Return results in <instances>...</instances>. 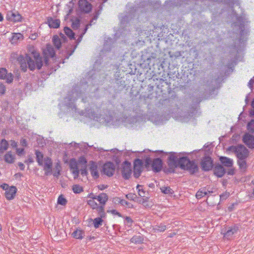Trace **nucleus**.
Wrapping results in <instances>:
<instances>
[{
    "label": "nucleus",
    "mask_w": 254,
    "mask_h": 254,
    "mask_svg": "<svg viewBox=\"0 0 254 254\" xmlns=\"http://www.w3.org/2000/svg\"><path fill=\"white\" fill-rule=\"evenodd\" d=\"M24 150L23 148H16V153L18 156H21L23 154Z\"/></svg>",
    "instance_id": "nucleus-50"
},
{
    "label": "nucleus",
    "mask_w": 254,
    "mask_h": 254,
    "mask_svg": "<svg viewBox=\"0 0 254 254\" xmlns=\"http://www.w3.org/2000/svg\"><path fill=\"white\" fill-rule=\"evenodd\" d=\"M89 170L92 176L95 178H98L99 177V172L98 165L96 162L90 161L89 163Z\"/></svg>",
    "instance_id": "nucleus-11"
},
{
    "label": "nucleus",
    "mask_w": 254,
    "mask_h": 254,
    "mask_svg": "<svg viewBox=\"0 0 254 254\" xmlns=\"http://www.w3.org/2000/svg\"><path fill=\"white\" fill-rule=\"evenodd\" d=\"M98 14H97L96 15H95V16H94V17H93V19L90 21V23L89 24H87V25L86 26V27L85 28V29H84V30L82 34H81V35H80V37H79L78 38V39H77V43H79V42L81 41V39H82V37H83V35L86 33V31H87V29H88V27H89V26H91V22H92L93 20H96V19H97L98 16Z\"/></svg>",
    "instance_id": "nucleus-29"
},
{
    "label": "nucleus",
    "mask_w": 254,
    "mask_h": 254,
    "mask_svg": "<svg viewBox=\"0 0 254 254\" xmlns=\"http://www.w3.org/2000/svg\"><path fill=\"white\" fill-rule=\"evenodd\" d=\"M81 171V174L82 176H86L87 174V171L86 169L85 166H84L83 168H82L80 170Z\"/></svg>",
    "instance_id": "nucleus-48"
},
{
    "label": "nucleus",
    "mask_w": 254,
    "mask_h": 254,
    "mask_svg": "<svg viewBox=\"0 0 254 254\" xmlns=\"http://www.w3.org/2000/svg\"><path fill=\"white\" fill-rule=\"evenodd\" d=\"M5 87L2 84H0V93L3 94L5 93Z\"/></svg>",
    "instance_id": "nucleus-49"
},
{
    "label": "nucleus",
    "mask_w": 254,
    "mask_h": 254,
    "mask_svg": "<svg viewBox=\"0 0 254 254\" xmlns=\"http://www.w3.org/2000/svg\"><path fill=\"white\" fill-rule=\"evenodd\" d=\"M60 36L61 37V38L63 39V41H64L65 39H66V37L62 33H61L60 34Z\"/></svg>",
    "instance_id": "nucleus-64"
},
{
    "label": "nucleus",
    "mask_w": 254,
    "mask_h": 254,
    "mask_svg": "<svg viewBox=\"0 0 254 254\" xmlns=\"http://www.w3.org/2000/svg\"><path fill=\"white\" fill-rule=\"evenodd\" d=\"M69 167L70 170L78 169L77 164L75 159H71L69 163Z\"/></svg>",
    "instance_id": "nucleus-39"
},
{
    "label": "nucleus",
    "mask_w": 254,
    "mask_h": 254,
    "mask_svg": "<svg viewBox=\"0 0 254 254\" xmlns=\"http://www.w3.org/2000/svg\"><path fill=\"white\" fill-rule=\"evenodd\" d=\"M143 163L142 161L139 159H137L134 162V176L135 178H138L142 171Z\"/></svg>",
    "instance_id": "nucleus-9"
},
{
    "label": "nucleus",
    "mask_w": 254,
    "mask_h": 254,
    "mask_svg": "<svg viewBox=\"0 0 254 254\" xmlns=\"http://www.w3.org/2000/svg\"><path fill=\"white\" fill-rule=\"evenodd\" d=\"M115 170L114 164L109 162L105 163L103 166L102 172L109 177L112 176L114 173Z\"/></svg>",
    "instance_id": "nucleus-6"
},
{
    "label": "nucleus",
    "mask_w": 254,
    "mask_h": 254,
    "mask_svg": "<svg viewBox=\"0 0 254 254\" xmlns=\"http://www.w3.org/2000/svg\"><path fill=\"white\" fill-rule=\"evenodd\" d=\"M126 197L129 200L135 201L137 197L136 194L129 193L126 194Z\"/></svg>",
    "instance_id": "nucleus-44"
},
{
    "label": "nucleus",
    "mask_w": 254,
    "mask_h": 254,
    "mask_svg": "<svg viewBox=\"0 0 254 254\" xmlns=\"http://www.w3.org/2000/svg\"><path fill=\"white\" fill-rule=\"evenodd\" d=\"M17 189L14 186H11L8 189H5V195L8 200L12 199L16 192Z\"/></svg>",
    "instance_id": "nucleus-15"
},
{
    "label": "nucleus",
    "mask_w": 254,
    "mask_h": 254,
    "mask_svg": "<svg viewBox=\"0 0 254 254\" xmlns=\"http://www.w3.org/2000/svg\"><path fill=\"white\" fill-rule=\"evenodd\" d=\"M82 94L79 92L77 89H73L68 95V98L70 101H74L75 100L81 97Z\"/></svg>",
    "instance_id": "nucleus-17"
},
{
    "label": "nucleus",
    "mask_w": 254,
    "mask_h": 254,
    "mask_svg": "<svg viewBox=\"0 0 254 254\" xmlns=\"http://www.w3.org/2000/svg\"><path fill=\"white\" fill-rule=\"evenodd\" d=\"M0 78L5 80L7 83H10L12 82L13 76L11 73H7V70L5 68H0Z\"/></svg>",
    "instance_id": "nucleus-10"
},
{
    "label": "nucleus",
    "mask_w": 254,
    "mask_h": 254,
    "mask_svg": "<svg viewBox=\"0 0 254 254\" xmlns=\"http://www.w3.org/2000/svg\"><path fill=\"white\" fill-rule=\"evenodd\" d=\"M104 207H105V205H98L97 207L95 209H96L99 216L101 217V218H104L105 217L106 214H105V211H104Z\"/></svg>",
    "instance_id": "nucleus-30"
},
{
    "label": "nucleus",
    "mask_w": 254,
    "mask_h": 254,
    "mask_svg": "<svg viewBox=\"0 0 254 254\" xmlns=\"http://www.w3.org/2000/svg\"><path fill=\"white\" fill-rule=\"evenodd\" d=\"M36 160L40 166L43 165V154L40 151H36Z\"/></svg>",
    "instance_id": "nucleus-26"
},
{
    "label": "nucleus",
    "mask_w": 254,
    "mask_h": 254,
    "mask_svg": "<svg viewBox=\"0 0 254 254\" xmlns=\"http://www.w3.org/2000/svg\"><path fill=\"white\" fill-rule=\"evenodd\" d=\"M25 163H31L33 162V160L31 157H29L27 160L24 162Z\"/></svg>",
    "instance_id": "nucleus-59"
},
{
    "label": "nucleus",
    "mask_w": 254,
    "mask_h": 254,
    "mask_svg": "<svg viewBox=\"0 0 254 254\" xmlns=\"http://www.w3.org/2000/svg\"><path fill=\"white\" fill-rule=\"evenodd\" d=\"M99 202V205H105L108 200V196L105 193H101L97 195L96 199Z\"/></svg>",
    "instance_id": "nucleus-19"
},
{
    "label": "nucleus",
    "mask_w": 254,
    "mask_h": 254,
    "mask_svg": "<svg viewBox=\"0 0 254 254\" xmlns=\"http://www.w3.org/2000/svg\"><path fill=\"white\" fill-rule=\"evenodd\" d=\"M130 241L134 244H140L143 241V239L140 236H134L131 239Z\"/></svg>",
    "instance_id": "nucleus-34"
},
{
    "label": "nucleus",
    "mask_w": 254,
    "mask_h": 254,
    "mask_svg": "<svg viewBox=\"0 0 254 254\" xmlns=\"http://www.w3.org/2000/svg\"><path fill=\"white\" fill-rule=\"evenodd\" d=\"M18 165V166L19 167V168L20 169V170H23L24 169L25 166L22 163L19 162Z\"/></svg>",
    "instance_id": "nucleus-57"
},
{
    "label": "nucleus",
    "mask_w": 254,
    "mask_h": 254,
    "mask_svg": "<svg viewBox=\"0 0 254 254\" xmlns=\"http://www.w3.org/2000/svg\"><path fill=\"white\" fill-rule=\"evenodd\" d=\"M243 142L250 148H254V136L249 133H246L243 137Z\"/></svg>",
    "instance_id": "nucleus-14"
},
{
    "label": "nucleus",
    "mask_w": 254,
    "mask_h": 254,
    "mask_svg": "<svg viewBox=\"0 0 254 254\" xmlns=\"http://www.w3.org/2000/svg\"><path fill=\"white\" fill-rule=\"evenodd\" d=\"M72 174L74 175V178H77L79 173V170H78V168L77 169H73L71 170Z\"/></svg>",
    "instance_id": "nucleus-47"
},
{
    "label": "nucleus",
    "mask_w": 254,
    "mask_h": 254,
    "mask_svg": "<svg viewBox=\"0 0 254 254\" xmlns=\"http://www.w3.org/2000/svg\"><path fill=\"white\" fill-rule=\"evenodd\" d=\"M134 10L137 12H142L143 11V10L139 7L135 8Z\"/></svg>",
    "instance_id": "nucleus-63"
},
{
    "label": "nucleus",
    "mask_w": 254,
    "mask_h": 254,
    "mask_svg": "<svg viewBox=\"0 0 254 254\" xmlns=\"http://www.w3.org/2000/svg\"><path fill=\"white\" fill-rule=\"evenodd\" d=\"M53 42L55 46L58 49H59L61 48L62 42L61 39L58 36L55 35L53 36Z\"/></svg>",
    "instance_id": "nucleus-28"
},
{
    "label": "nucleus",
    "mask_w": 254,
    "mask_h": 254,
    "mask_svg": "<svg viewBox=\"0 0 254 254\" xmlns=\"http://www.w3.org/2000/svg\"><path fill=\"white\" fill-rule=\"evenodd\" d=\"M44 170L46 176H48L52 173V160L47 157L44 159Z\"/></svg>",
    "instance_id": "nucleus-12"
},
{
    "label": "nucleus",
    "mask_w": 254,
    "mask_h": 254,
    "mask_svg": "<svg viewBox=\"0 0 254 254\" xmlns=\"http://www.w3.org/2000/svg\"><path fill=\"white\" fill-rule=\"evenodd\" d=\"M122 174L123 178L125 179H128L131 174V164L128 162L125 161L122 166Z\"/></svg>",
    "instance_id": "nucleus-5"
},
{
    "label": "nucleus",
    "mask_w": 254,
    "mask_h": 254,
    "mask_svg": "<svg viewBox=\"0 0 254 254\" xmlns=\"http://www.w3.org/2000/svg\"><path fill=\"white\" fill-rule=\"evenodd\" d=\"M120 203L123 206H127L129 208H130L132 207V205L130 204V203L128 202L126 200L124 199H121L120 200Z\"/></svg>",
    "instance_id": "nucleus-45"
},
{
    "label": "nucleus",
    "mask_w": 254,
    "mask_h": 254,
    "mask_svg": "<svg viewBox=\"0 0 254 254\" xmlns=\"http://www.w3.org/2000/svg\"><path fill=\"white\" fill-rule=\"evenodd\" d=\"M254 83V79L253 78H252L248 83V86L250 88H252Z\"/></svg>",
    "instance_id": "nucleus-53"
},
{
    "label": "nucleus",
    "mask_w": 254,
    "mask_h": 254,
    "mask_svg": "<svg viewBox=\"0 0 254 254\" xmlns=\"http://www.w3.org/2000/svg\"><path fill=\"white\" fill-rule=\"evenodd\" d=\"M126 223L127 224H130V225L132 224L133 221L131 218L127 216L125 218Z\"/></svg>",
    "instance_id": "nucleus-51"
},
{
    "label": "nucleus",
    "mask_w": 254,
    "mask_h": 254,
    "mask_svg": "<svg viewBox=\"0 0 254 254\" xmlns=\"http://www.w3.org/2000/svg\"><path fill=\"white\" fill-rule=\"evenodd\" d=\"M45 54L47 56L51 57L52 58L54 57L55 55V50L50 45H47L46 47V49L44 52Z\"/></svg>",
    "instance_id": "nucleus-22"
},
{
    "label": "nucleus",
    "mask_w": 254,
    "mask_h": 254,
    "mask_svg": "<svg viewBox=\"0 0 254 254\" xmlns=\"http://www.w3.org/2000/svg\"><path fill=\"white\" fill-rule=\"evenodd\" d=\"M202 169L205 171L210 170L213 167V161L210 157H205L201 162Z\"/></svg>",
    "instance_id": "nucleus-7"
},
{
    "label": "nucleus",
    "mask_w": 254,
    "mask_h": 254,
    "mask_svg": "<svg viewBox=\"0 0 254 254\" xmlns=\"http://www.w3.org/2000/svg\"><path fill=\"white\" fill-rule=\"evenodd\" d=\"M20 144L23 146H26L27 145V141L26 139H22L20 140Z\"/></svg>",
    "instance_id": "nucleus-55"
},
{
    "label": "nucleus",
    "mask_w": 254,
    "mask_h": 254,
    "mask_svg": "<svg viewBox=\"0 0 254 254\" xmlns=\"http://www.w3.org/2000/svg\"><path fill=\"white\" fill-rule=\"evenodd\" d=\"M237 227H229L225 233H224V237L227 239H230L234 234L237 233Z\"/></svg>",
    "instance_id": "nucleus-18"
},
{
    "label": "nucleus",
    "mask_w": 254,
    "mask_h": 254,
    "mask_svg": "<svg viewBox=\"0 0 254 254\" xmlns=\"http://www.w3.org/2000/svg\"><path fill=\"white\" fill-rule=\"evenodd\" d=\"M64 32L65 34L70 39H74V33L73 32L72 30L67 27L64 28Z\"/></svg>",
    "instance_id": "nucleus-31"
},
{
    "label": "nucleus",
    "mask_w": 254,
    "mask_h": 254,
    "mask_svg": "<svg viewBox=\"0 0 254 254\" xmlns=\"http://www.w3.org/2000/svg\"><path fill=\"white\" fill-rule=\"evenodd\" d=\"M213 171L214 174L219 178L223 177L226 172L224 167L219 164L215 165Z\"/></svg>",
    "instance_id": "nucleus-16"
},
{
    "label": "nucleus",
    "mask_w": 254,
    "mask_h": 254,
    "mask_svg": "<svg viewBox=\"0 0 254 254\" xmlns=\"http://www.w3.org/2000/svg\"><path fill=\"white\" fill-rule=\"evenodd\" d=\"M228 150L234 152L238 159L246 158L249 155V151L246 147L242 144L237 146H231L228 148Z\"/></svg>",
    "instance_id": "nucleus-3"
},
{
    "label": "nucleus",
    "mask_w": 254,
    "mask_h": 254,
    "mask_svg": "<svg viewBox=\"0 0 254 254\" xmlns=\"http://www.w3.org/2000/svg\"><path fill=\"white\" fill-rule=\"evenodd\" d=\"M111 212L113 214L117 215L119 216V217L122 216L121 214L120 213H119V212L117 211L116 210H112L111 211Z\"/></svg>",
    "instance_id": "nucleus-54"
},
{
    "label": "nucleus",
    "mask_w": 254,
    "mask_h": 254,
    "mask_svg": "<svg viewBox=\"0 0 254 254\" xmlns=\"http://www.w3.org/2000/svg\"><path fill=\"white\" fill-rule=\"evenodd\" d=\"M210 191H206L205 188L199 189L196 193L195 196L197 199H200L204 196L207 195L208 193H210Z\"/></svg>",
    "instance_id": "nucleus-23"
},
{
    "label": "nucleus",
    "mask_w": 254,
    "mask_h": 254,
    "mask_svg": "<svg viewBox=\"0 0 254 254\" xmlns=\"http://www.w3.org/2000/svg\"><path fill=\"white\" fill-rule=\"evenodd\" d=\"M228 174L229 175H233V174H234V170L232 169H230L228 171Z\"/></svg>",
    "instance_id": "nucleus-61"
},
{
    "label": "nucleus",
    "mask_w": 254,
    "mask_h": 254,
    "mask_svg": "<svg viewBox=\"0 0 254 254\" xmlns=\"http://www.w3.org/2000/svg\"><path fill=\"white\" fill-rule=\"evenodd\" d=\"M44 63L45 65H47L48 64V59L47 57L44 58Z\"/></svg>",
    "instance_id": "nucleus-62"
},
{
    "label": "nucleus",
    "mask_w": 254,
    "mask_h": 254,
    "mask_svg": "<svg viewBox=\"0 0 254 254\" xmlns=\"http://www.w3.org/2000/svg\"><path fill=\"white\" fill-rule=\"evenodd\" d=\"M80 162L82 163L83 164H84V165H86V163H87V161L86 160V159H85L84 158L82 157V158H81L80 159Z\"/></svg>",
    "instance_id": "nucleus-58"
},
{
    "label": "nucleus",
    "mask_w": 254,
    "mask_h": 254,
    "mask_svg": "<svg viewBox=\"0 0 254 254\" xmlns=\"http://www.w3.org/2000/svg\"><path fill=\"white\" fill-rule=\"evenodd\" d=\"M8 146V144L7 141L4 139H2L1 144H0V155L2 154L4 151L7 149Z\"/></svg>",
    "instance_id": "nucleus-27"
},
{
    "label": "nucleus",
    "mask_w": 254,
    "mask_h": 254,
    "mask_svg": "<svg viewBox=\"0 0 254 254\" xmlns=\"http://www.w3.org/2000/svg\"><path fill=\"white\" fill-rule=\"evenodd\" d=\"M6 19L13 22L20 21L22 17L17 11H8L6 14Z\"/></svg>",
    "instance_id": "nucleus-13"
},
{
    "label": "nucleus",
    "mask_w": 254,
    "mask_h": 254,
    "mask_svg": "<svg viewBox=\"0 0 254 254\" xmlns=\"http://www.w3.org/2000/svg\"><path fill=\"white\" fill-rule=\"evenodd\" d=\"M10 145L12 147H16L17 146V142L14 140L10 141Z\"/></svg>",
    "instance_id": "nucleus-56"
},
{
    "label": "nucleus",
    "mask_w": 254,
    "mask_h": 254,
    "mask_svg": "<svg viewBox=\"0 0 254 254\" xmlns=\"http://www.w3.org/2000/svg\"><path fill=\"white\" fill-rule=\"evenodd\" d=\"M78 7L82 12L89 13L92 9V5L86 0H79Z\"/></svg>",
    "instance_id": "nucleus-8"
},
{
    "label": "nucleus",
    "mask_w": 254,
    "mask_h": 254,
    "mask_svg": "<svg viewBox=\"0 0 254 254\" xmlns=\"http://www.w3.org/2000/svg\"><path fill=\"white\" fill-rule=\"evenodd\" d=\"M145 162L146 166L151 164L152 169L155 172H159L162 169V162L160 158H156L152 161L151 158L147 157Z\"/></svg>",
    "instance_id": "nucleus-4"
},
{
    "label": "nucleus",
    "mask_w": 254,
    "mask_h": 254,
    "mask_svg": "<svg viewBox=\"0 0 254 254\" xmlns=\"http://www.w3.org/2000/svg\"><path fill=\"white\" fill-rule=\"evenodd\" d=\"M66 203V199L62 195H60L58 199V203L62 205H65Z\"/></svg>",
    "instance_id": "nucleus-42"
},
{
    "label": "nucleus",
    "mask_w": 254,
    "mask_h": 254,
    "mask_svg": "<svg viewBox=\"0 0 254 254\" xmlns=\"http://www.w3.org/2000/svg\"><path fill=\"white\" fill-rule=\"evenodd\" d=\"M246 158L238 159V164L241 169L245 171L247 168Z\"/></svg>",
    "instance_id": "nucleus-32"
},
{
    "label": "nucleus",
    "mask_w": 254,
    "mask_h": 254,
    "mask_svg": "<svg viewBox=\"0 0 254 254\" xmlns=\"http://www.w3.org/2000/svg\"><path fill=\"white\" fill-rule=\"evenodd\" d=\"M49 26L51 28H57L60 26V21L59 19H51L48 20Z\"/></svg>",
    "instance_id": "nucleus-24"
},
{
    "label": "nucleus",
    "mask_w": 254,
    "mask_h": 254,
    "mask_svg": "<svg viewBox=\"0 0 254 254\" xmlns=\"http://www.w3.org/2000/svg\"><path fill=\"white\" fill-rule=\"evenodd\" d=\"M33 59L26 55L25 56L20 55L17 58L21 70L24 72L27 70V67L31 70H34L36 67L40 69L43 65V61L42 57L36 53H33Z\"/></svg>",
    "instance_id": "nucleus-2"
},
{
    "label": "nucleus",
    "mask_w": 254,
    "mask_h": 254,
    "mask_svg": "<svg viewBox=\"0 0 254 254\" xmlns=\"http://www.w3.org/2000/svg\"><path fill=\"white\" fill-rule=\"evenodd\" d=\"M4 160L6 163H13L15 161V155L12 154L11 151H8L4 155Z\"/></svg>",
    "instance_id": "nucleus-20"
},
{
    "label": "nucleus",
    "mask_w": 254,
    "mask_h": 254,
    "mask_svg": "<svg viewBox=\"0 0 254 254\" xmlns=\"http://www.w3.org/2000/svg\"><path fill=\"white\" fill-rule=\"evenodd\" d=\"M72 190L75 193H79L83 190L82 188L78 185L73 186Z\"/></svg>",
    "instance_id": "nucleus-38"
},
{
    "label": "nucleus",
    "mask_w": 254,
    "mask_h": 254,
    "mask_svg": "<svg viewBox=\"0 0 254 254\" xmlns=\"http://www.w3.org/2000/svg\"><path fill=\"white\" fill-rule=\"evenodd\" d=\"M87 204L92 208L93 209H95L98 205L97 203L93 199H89L87 200Z\"/></svg>",
    "instance_id": "nucleus-41"
},
{
    "label": "nucleus",
    "mask_w": 254,
    "mask_h": 254,
    "mask_svg": "<svg viewBox=\"0 0 254 254\" xmlns=\"http://www.w3.org/2000/svg\"><path fill=\"white\" fill-rule=\"evenodd\" d=\"M166 229V226L162 224H160V225H155L153 230L155 232H164Z\"/></svg>",
    "instance_id": "nucleus-33"
},
{
    "label": "nucleus",
    "mask_w": 254,
    "mask_h": 254,
    "mask_svg": "<svg viewBox=\"0 0 254 254\" xmlns=\"http://www.w3.org/2000/svg\"><path fill=\"white\" fill-rule=\"evenodd\" d=\"M161 191L165 194H172L174 192L169 187H162L160 188Z\"/></svg>",
    "instance_id": "nucleus-36"
},
{
    "label": "nucleus",
    "mask_w": 254,
    "mask_h": 254,
    "mask_svg": "<svg viewBox=\"0 0 254 254\" xmlns=\"http://www.w3.org/2000/svg\"><path fill=\"white\" fill-rule=\"evenodd\" d=\"M228 196H229V193H226L225 194H223L222 195H220V197L221 198H226L227 197H228Z\"/></svg>",
    "instance_id": "nucleus-60"
},
{
    "label": "nucleus",
    "mask_w": 254,
    "mask_h": 254,
    "mask_svg": "<svg viewBox=\"0 0 254 254\" xmlns=\"http://www.w3.org/2000/svg\"><path fill=\"white\" fill-rule=\"evenodd\" d=\"M22 37V35L20 33H14L11 37V42L12 43H15Z\"/></svg>",
    "instance_id": "nucleus-35"
},
{
    "label": "nucleus",
    "mask_w": 254,
    "mask_h": 254,
    "mask_svg": "<svg viewBox=\"0 0 254 254\" xmlns=\"http://www.w3.org/2000/svg\"><path fill=\"white\" fill-rule=\"evenodd\" d=\"M97 196V195H95L94 194H93L92 193L89 194L88 195V198H91L90 199H93V200L96 199Z\"/></svg>",
    "instance_id": "nucleus-52"
},
{
    "label": "nucleus",
    "mask_w": 254,
    "mask_h": 254,
    "mask_svg": "<svg viewBox=\"0 0 254 254\" xmlns=\"http://www.w3.org/2000/svg\"><path fill=\"white\" fill-rule=\"evenodd\" d=\"M72 235L76 239H82L84 236V232L81 230L77 229L72 233Z\"/></svg>",
    "instance_id": "nucleus-25"
},
{
    "label": "nucleus",
    "mask_w": 254,
    "mask_h": 254,
    "mask_svg": "<svg viewBox=\"0 0 254 254\" xmlns=\"http://www.w3.org/2000/svg\"><path fill=\"white\" fill-rule=\"evenodd\" d=\"M168 164L170 169H174L180 167L182 169L188 170L191 174L197 172L198 170V167L194 161H190L187 157L179 158L178 155L174 152L170 153Z\"/></svg>",
    "instance_id": "nucleus-1"
},
{
    "label": "nucleus",
    "mask_w": 254,
    "mask_h": 254,
    "mask_svg": "<svg viewBox=\"0 0 254 254\" xmlns=\"http://www.w3.org/2000/svg\"><path fill=\"white\" fill-rule=\"evenodd\" d=\"M80 26V22L79 20H77L75 21L72 22V27L74 30L77 29Z\"/></svg>",
    "instance_id": "nucleus-46"
},
{
    "label": "nucleus",
    "mask_w": 254,
    "mask_h": 254,
    "mask_svg": "<svg viewBox=\"0 0 254 254\" xmlns=\"http://www.w3.org/2000/svg\"><path fill=\"white\" fill-rule=\"evenodd\" d=\"M220 161L225 166L227 167H231L233 164V161L232 159L226 157H221Z\"/></svg>",
    "instance_id": "nucleus-21"
},
{
    "label": "nucleus",
    "mask_w": 254,
    "mask_h": 254,
    "mask_svg": "<svg viewBox=\"0 0 254 254\" xmlns=\"http://www.w3.org/2000/svg\"><path fill=\"white\" fill-rule=\"evenodd\" d=\"M102 222L103 220L101 217L96 218L93 220L94 226L96 228H98L100 225H101Z\"/></svg>",
    "instance_id": "nucleus-37"
},
{
    "label": "nucleus",
    "mask_w": 254,
    "mask_h": 254,
    "mask_svg": "<svg viewBox=\"0 0 254 254\" xmlns=\"http://www.w3.org/2000/svg\"><path fill=\"white\" fill-rule=\"evenodd\" d=\"M137 189L138 190V195L140 197H145L146 192L142 189V186L140 185H137Z\"/></svg>",
    "instance_id": "nucleus-40"
},
{
    "label": "nucleus",
    "mask_w": 254,
    "mask_h": 254,
    "mask_svg": "<svg viewBox=\"0 0 254 254\" xmlns=\"http://www.w3.org/2000/svg\"><path fill=\"white\" fill-rule=\"evenodd\" d=\"M248 129L253 133H254V120H252L248 124Z\"/></svg>",
    "instance_id": "nucleus-43"
}]
</instances>
